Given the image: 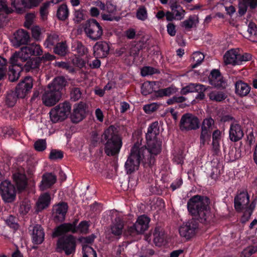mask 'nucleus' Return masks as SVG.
Here are the masks:
<instances>
[{
	"mask_svg": "<svg viewBox=\"0 0 257 257\" xmlns=\"http://www.w3.org/2000/svg\"><path fill=\"white\" fill-rule=\"evenodd\" d=\"M157 72V69L153 67L146 66L141 69V75L143 76H146L150 75H152Z\"/></svg>",
	"mask_w": 257,
	"mask_h": 257,
	"instance_id": "680f3d73",
	"label": "nucleus"
},
{
	"mask_svg": "<svg viewBox=\"0 0 257 257\" xmlns=\"http://www.w3.org/2000/svg\"><path fill=\"white\" fill-rule=\"evenodd\" d=\"M35 17V14L34 13L27 14L25 16L26 20L24 23V26L28 29L30 28L34 22Z\"/></svg>",
	"mask_w": 257,
	"mask_h": 257,
	"instance_id": "6e6d98bb",
	"label": "nucleus"
},
{
	"mask_svg": "<svg viewBox=\"0 0 257 257\" xmlns=\"http://www.w3.org/2000/svg\"><path fill=\"white\" fill-rule=\"evenodd\" d=\"M0 194L3 200L5 202L11 203L16 199L15 188L9 180H5L1 183Z\"/></svg>",
	"mask_w": 257,
	"mask_h": 257,
	"instance_id": "1a4fd4ad",
	"label": "nucleus"
},
{
	"mask_svg": "<svg viewBox=\"0 0 257 257\" xmlns=\"http://www.w3.org/2000/svg\"><path fill=\"white\" fill-rule=\"evenodd\" d=\"M56 181V177L52 173H47L43 176L42 180L40 185L41 190H46L53 185Z\"/></svg>",
	"mask_w": 257,
	"mask_h": 257,
	"instance_id": "393cba45",
	"label": "nucleus"
},
{
	"mask_svg": "<svg viewBox=\"0 0 257 257\" xmlns=\"http://www.w3.org/2000/svg\"><path fill=\"white\" fill-rule=\"evenodd\" d=\"M170 8L175 17V20H181L184 18L185 12L181 6L175 3L170 6Z\"/></svg>",
	"mask_w": 257,
	"mask_h": 257,
	"instance_id": "4c0bfd02",
	"label": "nucleus"
},
{
	"mask_svg": "<svg viewBox=\"0 0 257 257\" xmlns=\"http://www.w3.org/2000/svg\"><path fill=\"white\" fill-rule=\"evenodd\" d=\"M150 218L146 215L140 216L133 226L128 229V231L132 234L134 233L141 234L144 233L149 228Z\"/></svg>",
	"mask_w": 257,
	"mask_h": 257,
	"instance_id": "ddd939ff",
	"label": "nucleus"
},
{
	"mask_svg": "<svg viewBox=\"0 0 257 257\" xmlns=\"http://www.w3.org/2000/svg\"><path fill=\"white\" fill-rule=\"evenodd\" d=\"M198 23L197 18L196 16H190L188 19L183 22V26L186 29L192 28Z\"/></svg>",
	"mask_w": 257,
	"mask_h": 257,
	"instance_id": "603ef678",
	"label": "nucleus"
},
{
	"mask_svg": "<svg viewBox=\"0 0 257 257\" xmlns=\"http://www.w3.org/2000/svg\"><path fill=\"white\" fill-rule=\"evenodd\" d=\"M154 237V242L157 246H160L164 242V232L163 229L159 226L155 228L153 233Z\"/></svg>",
	"mask_w": 257,
	"mask_h": 257,
	"instance_id": "72a5a7b5",
	"label": "nucleus"
},
{
	"mask_svg": "<svg viewBox=\"0 0 257 257\" xmlns=\"http://www.w3.org/2000/svg\"><path fill=\"white\" fill-rule=\"evenodd\" d=\"M138 144L140 147H143L145 149V157L146 158H149L150 160L151 158L154 163V156L158 155L160 153L161 150V142L158 140V139L147 140V149L144 146H142L139 143Z\"/></svg>",
	"mask_w": 257,
	"mask_h": 257,
	"instance_id": "f8f14e48",
	"label": "nucleus"
},
{
	"mask_svg": "<svg viewBox=\"0 0 257 257\" xmlns=\"http://www.w3.org/2000/svg\"><path fill=\"white\" fill-rule=\"evenodd\" d=\"M192 58L194 62V64L192 65V67L195 68L202 62L204 59V56L201 52H195L193 54Z\"/></svg>",
	"mask_w": 257,
	"mask_h": 257,
	"instance_id": "3c124183",
	"label": "nucleus"
},
{
	"mask_svg": "<svg viewBox=\"0 0 257 257\" xmlns=\"http://www.w3.org/2000/svg\"><path fill=\"white\" fill-rule=\"evenodd\" d=\"M113 213L115 214L116 218L112 222L111 232L114 235L119 236L121 234L123 229V221L120 215L116 211H113Z\"/></svg>",
	"mask_w": 257,
	"mask_h": 257,
	"instance_id": "a211bd4d",
	"label": "nucleus"
},
{
	"mask_svg": "<svg viewBox=\"0 0 257 257\" xmlns=\"http://www.w3.org/2000/svg\"><path fill=\"white\" fill-rule=\"evenodd\" d=\"M75 248L76 239L71 235L60 238L57 243V250L59 252L64 251L67 255L74 253Z\"/></svg>",
	"mask_w": 257,
	"mask_h": 257,
	"instance_id": "0eeeda50",
	"label": "nucleus"
},
{
	"mask_svg": "<svg viewBox=\"0 0 257 257\" xmlns=\"http://www.w3.org/2000/svg\"><path fill=\"white\" fill-rule=\"evenodd\" d=\"M145 149L140 147L138 144H135L131 150L130 154L125 162V169L127 174H131L139 169L141 162L152 165L153 160L145 157Z\"/></svg>",
	"mask_w": 257,
	"mask_h": 257,
	"instance_id": "7ed1b4c3",
	"label": "nucleus"
},
{
	"mask_svg": "<svg viewBox=\"0 0 257 257\" xmlns=\"http://www.w3.org/2000/svg\"><path fill=\"white\" fill-rule=\"evenodd\" d=\"M250 87L246 83L242 81H238L235 84V92L240 96H245L250 92Z\"/></svg>",
	"mask_w": 257,
	"mask_h": 257,
	"instance_id": "c85d7f7f",
	"label": "nucleus"
},
{
	"mask_svg": "<svg viewBox=\"0 0 257 257\" xmlns=\"http://www.w3.org/2000/svg\"><path fill=\"white\" fill-rule=\"evenodd\" d=\"M31 56L29 50L27 46H25L11 56L10 63L13 65L23 67L24 63L30 60Z\"/></svg>",
	"mask_w": 257,
	"mask_h": 257,
	"instance_id": "9b49d317",
	"label": "nucleus"
},
{
	"mask_svg": "<svg viewBox=\"0 0 257 257\" xmlns=\"http://www.w3.org/2000/svg\"><path fill=\"white\" fill-rule=\"evenodd\" d=\"M42 0H27L26 5L28 9H32L37 7Z\"/></svg>",
	"mask_w": 257,
	"mask_h": 257,
	"instance_id": "338daca9",
	"label": "nucleus"
},
{
	"mask_svg": "<svg viewBox=\"0 0 257 257\" xmlns=\"http://www.w3.org/2000/svg\"><path fill=\"white\" fill-rule=\"evenodd\" d=\"M159 107V105L156 103H152L144 106L143 109L147 113H151L156 111Z\"/></svg>",
	"mask_w": 257,
	"mask_h": 257,
	"instance_id": "bf43d9fd",
	"label": "nucleus"
},
{
	"mask_svg": "<svg viewBox=\"0 0 257 257\" xmlns=\"http://www.w3.org/2000/svg\"><path fill=\"white\" fill-rule=\"evenodd\" d=\"M58 41V36L54 33L51 34L48 36L44 45L46 48H51L53 45L57 43Z\"/></svg>",
	"mask_w": 257,
	"mask_h": 257,
	"instance_id": "c03bdc74",
	"label": "nucleus"
},
{
	"mask_svg": "<svg viewBox=\"0 0 257 257\" xmlns=\"http://www.w3.org/2000/svg\"><path fill=\"white\" fill-rule=\"evenodd\" d=\"M85 114V105L83 103H80L74 106L73 113L71 115V119L73 122L77 123L82 120Z\"/></svg>",
	"mask_w": 257,
	"mask_h": 257,
	"instance_id": "412c9836",
	"label": "nucleus"
},
{
	"mask_svg": "<svg viewBox=\"0 0 257 257\" xmlns=\"http://www.w3.org/2000/svg\"><path fill=\"white\" fill-rule=\"evenodd\" d=\"M63 157L62 152L57 150H52L49 155V159L51 160L61 159Z\"/></svg>",
	"mask_w": 257,
	"mask_h": 257,
	"instance_id": "13d9d810",
	"label": "nucleus"
},
{
	"mask_svg": "<svg viewBox=\"0 0 257 257\" xmlns=\"http://www.w3.org/2000/svg\"><path fill=\"white\" fill-rule=\"evenodd\" d=\"M249 203V196L246 192H242L237 195L234 199V207L237 210L245 208Z\"/></svg>",
	"mask_w": 257,
	"mask_h": 257,
	"instance_id": "4be33fe9",
	"label": "nucleus"
},
{
	"mask_svg": "<svg viewBox=\"0 0 257 257\" xmlns=\"http://www.w3.org/2000/svg\"><path fill=\"white\" fill-rule=\"evenodd\" d=\"M13 180L19 190H23L26 187L27 179L24 173L16 172L13 175Z\"/></svg>",
	"mask_w": 257,
	"mask_h": 257,
	"instance_id": "c756f323",
	"label": "nucleus"
},
{
	"mask_svg": "<svg viewBox=\"0 0 257 257\" xmlns=\"http://www.w3.org/2000/svg\"><path fill=\"white\" fill-rule=\"evenodd\" d=\"M40 63V57L30 59L24 63L23 69H25L27 71L36 69L39 67Z\"/></svg>",
	"mask_w": 257,
	"mask_h": 257,
	"instance_id": "58836bf2",
	"label": "nucleus"
},
{
	"mask_svg": "<svg viewBox=\"0 0 257 257\" xmlns=\"http://www.w3.org/2000/svg\"><path fill=\"white\" fill-rule=\"evenodd\" d=\"M82 250L83 257H97L96 251L87 244L83 245Z\"/></svg>",
	"mask_w": 257,
	"mask_h": 257,
	"instance_id": "de8ad7c7",
	"label": "nucleus"
},
{
	"mask_svg": "<svg viewBox=\"0 0 257 257\" xmlns=\"http://www.w3.org/2000/svg\"><path fill=\"white\" fill-rule=\"evenodd\" d=\"M89 224L87 221H81L79 225L76 226V222L72 223H63L55 228L53 232V237L63 235L66 233L71 232L75 233L80 232L82 233L88 232Z\"/></svg>",
	"mask_w": 257,
	"mask_h": 257,
	"instance_id": "39448f33",
	"label": "nucleus"
},
{
	"mask_svg": "<svg viewBox=\"0 0 257 257\" xmlns=\"http://www.w3.org/2000/svg\"><path fill=\"white\" fill-rule=\"evenodd\" d=\"M156 83L155 82L147 81L144 82L142 86V93L144 95H147L156 90Z\"/></svg>",
	"mask_w": 257,
	"mask_h": 257,
	"instance_id": "a19ab883",
	"label": "nucleus"
},
{
	"mask_svg": "<svg viewBox=\"0 0 257 257\" xmlns=\"http://www.w3.org/2000/svg\"><path fill=\"white\" fill-rule=\"evenodd\" d=\"M71 107L69 102L59 103L49 112L51 120L56 123L66 119L69 115Z\"/></svg>",
	"mask_w": 257,
	"mask_h": 257,
	"instance_id": "423d86ee",
	"label": "nucleus"
},
{
	"mask_svg": "<svg viewBox=\"0 0 257 257\" xmlns=\"http://www.w3.org/2000/svg\"><path fill=\"white\" fill-rule=\"evenodd\" d=\"M197 228L196 221L192 219L182 224L180 227L179 233L181 236L189 238L195 234Z\"/></svg>",
	"mask_w": 257,
	"mask_h": 257,
	"instance_id": "f3484780",
	"label": "nucleus"
},
{
	"mask_svg": "<svg viewBox=\"0 0 257 257\" xmlns=\"http://www.w3.org/2000/svg\"><path fill=\"white\" fill-rule=\"evenodd\" d=\"M158 122L156 121L152 123L148 127L146 134V140L157 139V136L159 134Z\"/></svg>",
	"mask_w": 257,
	"mask_h": 257,
	"instance_id": "473e14b6",
	"label": "nucleus"
},
{
	"mask_svg": "<svg viewBox=\"0 0 257 257\" xmlns=\"http://www.w3.org/2000/svg\"><path fill=\"white\" fill-rule=\"evenodd\" d=\"M9 73V79L11 81L17 80L20 77V73L23 69V67L15 66L11 64Z\"/></svg>",
	"mask_w": 257,
	"mask_h": 257,
	"instance_id": "c9c22d12",
	"label": "nucleus"
},
{
	"mask_svg": "<svg viewBox=\"0 0 257 257\" xmlns=\"http://www.w3.org/2000/svg\"><path fill=\"white\" fill-rule=\"evenodd\" d=\"M67 47L65 43H58L54 48V52L59 55L64 56L66 54Z\"/></svg>",
	"mask_w": 257,
	"mask_h": 257,
	"instance_id": "8fccbe9b",
	"label": "nucleus"
},
{
	"mask_svg": "<svg viewBox=\"0 0 257 257\" xmlns=\"http://www.w3.org/2000/svg\"><path fill=\"white\" fill-rule=\"evenodd\" d=\"M238 50L231 49L227 51L223 56L224 62L226 65H238Z\"/></svg>",
	"mask_w": 257,
	"mask_h": 257,
	"instance_id": "b1692460",
	"label": "nucleus"
},
{
	"mask_svg": "<svg viewBox=\"0 0 257 257\" xmlns=\"http://www.w3.org/2000/svg\"><path fill=\"white\" fill-rule=\"evenodd\" d=\"M44 32V29L38 25L33 26L31 28L32 37L36 41H41L43 39Z\"/></svg>",
	"mask_w": 257,
	"mask_h": 257,
	"instance_id": "79ce46f5",
	"label": "nucleus"
},
{
	"mask_svg": "<svg viewBox=\"0 0 257 257\" xmlns=\"http://www.w3.org/2000/svg\"><path fill=\"white\" fill-rule=\"evenodd\" d=\"M45 233L41 225H36L33 230V242L37 244H41L44 240Z\"/></svg>",
	"mask_w": 257,
	"mask_h": 257,
	"instance_id": "cd10ccee",
	"label": "nucleus"
},
{
	"mask_svg": "<svg viewBox=\"0 0 257 257\" xmlns=\"http://www.w3.org/2000/svg\"><path fill=\"white\" fill-rule=\"evenodd\" d=\"M50 2H46L43 4L40 8V15L41 19L43 20H45L47 19L48 14V9L50 6Z\"/></svg>",
	"mask_w": 257,
	"mask_h": 257,
	"instance_id": "864d4df0",
	"label": "nucleus"
},
{
	"mask_svg": "<svg viewBox=\"0 0 257 257\" xmlns=\"http://www.w3.org/2000/svg\"><path fill=\"white\" fill-rule=\"evenodd\" d=\"M31 208V204L30 201L28 199H25L20 203L19 212L21 214L24 215L29 212Z\"/></svg>",
	"mask_w": 257,
	"mask_h": 257,
	"instance_id": "37998d69",
	"label": "nucleus"
},
{
	"mask_svg": "<svg viewBox=\"0 0 257 257\" xmlns=\"http://www.w3.org/2000/svg\"><path fill=\"white\" fill-rule=\"evenodd\" d=\"M55 218L58 221H63L65 218L68 209L66 203L62 202L54 206Z\"/></svg>",
	"mask_w": 257,
	"mask_h": 257,
	"instance_id": "5701e85b",
	"label": "nucleus"
},
{
	"mask_svg": "<svg viewBox=\"0 0 257 257\" xmlns=\"http://www.w3.org/2000/svg\"><path fill=\"white\" fill-rule=\"evenodd\" d=\"M55 66L60 68L66 69L71 72H73L74 71L73 68L71 67L68 63L65 62H56Z\"/></svg>",
	"mask_w": 257,
	"mask_h": 257,
	"instance_id": "0e129e2a",
	"label": "nucleus"
},
{
	"mask_svg": "<svg viewBox=\"0 0 257 257\" xmlns=\"http://www.w3.org/2000/svg\"><path fill=\"white\" fill-rule=\"evenodd\" d=\"M209 80L210 84L215 87L222 86L224 83L222 76L217 70H213L211 71Z\"/></svg>",
	"mask_w": 257,
	"mask_h": 257,
	"instance_id": "bb28decb",
	"label": "nucleus"
},
{
	"mask_svg": "<svg viewBox=\"0 0 257 257\" xmlns=\"http://www.w3.org/2000/svg\"><path fill=\"white\" fill-rule=\"evenodd\" d=\"M137 18L141 21H145L148 18V13L146 9L142 7L138 9L136 14Z\"/></svg>",
	"mask_w": 257,
	"mask_h": 257,
	"instance_id": "5fc2aeb1",
	"label": "nucleus"
},
{
	"mask_svg": "<svg viewBox=\"0 0 257 257\" xmlns=\"http://www.w3.org/2000/svg\"><path fill=\"white\" fill-rule=\"evenodd\" d=\"M256 251H257V246H250L243 249L241 255L242 257H249Z\"/></svg>",
	"mask_w": 257,
	"mask_h": 257,
	"instance_id": "4d7b16f0",
	"label": "nucleus"
},
{
	"mask_svg": "<svg viewBox=\"0 0 257 257\" xmlns=\"http://www.w3.org/2000/svg\"><path fill=\"white\" fill-rule=\"evenodd\" d=\"M85 32L91 39L96 40L101 37L103 31L101 27L96 20L92 19L88 26L85 28Z\"/></svg>",
	"mask_w": 257,
	"mask_h": 257,
	"instance_id": "4468645a",
	"label": "nucleus"
},
{
	"mask_svg": "<svg viewBox=\"0 0 257 257\" xmlns=\"http://www.w3.org/2000/svg\"><path fill=\"white\" fill-rule=\"evenodd\" d=\"M73 50L76 51L79 56H83L87 53V49L81 43L75 42L72 46Z\"/></svg>",
	"mask_w": 257,
	"mask_h": 257,
	"instance_id": "09e8293b",
	"label": "nucleus"
},
{
	"mask_svg": "<svg viewBox=\"0 0 257 257\" xmlns=\"http://www.w3.org/2000/svg\"><path fill=\"white\" fill-rule=\"evenodd\" d=\"M30 39V35L27 31L20 29L14 34L11 41L14 47H18L21 45L27 44Z\"/></svg>",
	"mask_w": 257,
	"mask_h": 257,
	"instance_id": "dca6fc26",
	"label": "nucleus"
},
{
	"mask_svg": "<svg viewBox=\"0 0 257 257\" xmlns=\"http://www.w3.org/2000/svg\"><path fill=\"white\" fill-rule=\"evenodd\" d=\"M35 149L38 151H43L46 148V142L45 140L40 139L34 144Z\"/></svg>",
	"mask_w": 257,
	"mask_h": 257,
	"instance_id": "052dcab7",
	"label": "nucleus"
},
{
	"mask_svg": "<svg viewBox=\"0 0 257 257\" xmlns=\"http://www.w3.org/2000/svg\"><path fill=\"white\" fill-rule=\"evenodd\" d=\"M95 6L98 7L103 12L108 14H102L101 18L104 21H118L119 18L115 16L116 11V6L110 2H107L105 4L100 1H97L95 3Z\"/></svg>",
	"mask_w": 257,
	"mask_h": 257,
	"instance_id": "6e6552de",
	"label": "nucleus"
},
{
	"mask_svg": "<svg viewBox=\"0 0 257 257\" xmlns=\"http://www.w3.org/2000/svg\"><path fill=\"white\" fill-rule=\"evenodd\" d=\"M102 138L106 141L104 151L108 156H114L117 154L122 146V142L117 135L116 128L110 126L104 132Z\"/></svg>",
	"mask_w": 257,
	"mask_h": 257,
	"instance_id": "20e7f679",
	"label": "nucleus"
},
{
	"mask_svg": "<svg viewBox=\"0 0 257 257\" xmlns=\"http://www.w3.org/2000/svg\"><path fill=\"white\" fill-rule=\"evenodd\" d=\"M247 32L250 35L255 36L257 34V28L254 23H250L248 25Z\"/></svg>",
	"mask_w": 257,
	"mask_h": 257,
	"instance_id": "774afa93",
	"label": "nucleus"
},
{
	"mask_svg": "<svg viewBox=\"0 0 257 257\" xmlns=\"http://www.w3.org/2000/svg\"><path fill=\"white\" fill-rule=\"evenodd\" d=\"M208 96L211 100L215 101H221L226 97L225 94L223 92L216 91H211Z\"/></svg>",
	"mask_w": 257,
	"mask_h": 257,
	"instance_id": "a18cd8bd",
	"label": "nucleus"
},
{
	"mask_svg": "<svg viewBox=\"0 0 257 257\" xmlns=\"http://www.w3.org/2000/svg\"><path fill=\"white\" fill-rule=\"evenodd\" d=\"M254 9L257 7V0H239L238 4V13L243 15L246 12L247 9Z\"/></svg>",
	"mask_w": 257,
	"mask_h": 257,
	"instance_id": "a878e982",
	"label": "nucleus"
},
{
	"mask_svg": "<svg viewBox=\"0 0 257 257\" xmlns=\"http://www.w3.org/2000/svg\"><path fill=\"white\" fill-rule=\"evenodd\" d=\"M109 51V45L105 42H97L93 47L94 55L97 58L105 57Z\"/></svg>",
	"mask_w": 257,
	"mask_h": 257,
	"instance_id": "6ab92c4d",
	"label": "nucleus"
},
{
	"mask_svg": "<svg viewBox=\"0 0 257 257\" xmlns=\"http://www.w3.org/2000/svg\"><path fill=\"white\" fill-rule=\"evenodd\" d=\"M31 56H38L42 55L43 53L41 46L36 43H32L27 46Z\"/></svg>",
	"mask_w": 257,
	"mask_h": 257,
	"instance_id": "49530a36",
	"label": "nucleus"
},
{
	"mask_svg": "<svg viewBox=\"0 0 257 257\" xmlns=\"http://www.w3.org/2000/svg\"><path fill=\"white\" fill-rule=\"evenodd\" d=\"M33 79L31 77H26L18 85L16 89L17 96L24 98L33 87Z\"/></svg>",
	"mask_w": 257,
	"mask_h": 257,
	"instance_id": "2eb2a0df",
	"label": "nucleus"
},
{
	"mask_svg": "<svg viewBox=\"0 0 257 257\" xmlns=\"http://www.w3.org/2000/svg\"><path fill=\"white\" fill-rule=\"evenodd\" d=\"M207 87L204 85L198 83H190L182 89L181 93L186 94L198 91H205Z\"/></svg>",
	"mask_w": 257,
	"mask_h": 257,
	"instance_id": "7c9ffc66",
	"label": "nucleus"
},
{
	"mask_svg": "<svg viewBox=\"0 0 257 257\" xmlns=\"http://www.w3.org/2000/svg\"><path fill=\"white\" fill-rule=\"evenodd\" d=\"M251 58V55L248 53H244L240 54L238 52L237 61L238 65H240L243 62L249 61Z\"/></svg>",
	"mask_w": 257,
	"mask_h": 257,
	"instance_id": "e2e57ef3",
	"label": "nucleus"
},
{
	"mask_svg": "<svg viewBox=\"0 0 257 257\" xmlns=\"http://www.w3.org/2000/svg\"><path fill=\"white\" fill-rule=\"evenodd\" d=\"M210 134L201 131L200 137V146H204L206 141L209 138Z\"/></svg>",
	"mask_w": 257,
	"mask_h": 257,
	"instance_id": "69168bd1",
	"label": "nucleus"
},
{
	"mask_svg": "<svg viewBox=\"0 0 257 257\" xmlns=\"http://www.w3.org/2000/svg\"><path fill=\"white\" fill-rule=\"evenodd\" d=\"M214 121L211 117H207L203 119L201 124V131L210 134L214 128Z\"/></svg>",
	"mask_w": 257,
	"mask_h": 257,
	"instance_id": "ea45409f",
	"label": "nucleus"
},
{
	"mask_svg": "<svg viewBox=\"0 0 257 257\" xmlns=\"http://www.w3.org/2000/svg\"><path fill=\"white\" fill-rule=\"evenodd\" d=\"M209 199L207 197L196 195L188 201V210L192 215L198 216L201 222H209L212 218L209 206Z\"/></svg>",
	"mask_w": 257,
	"mask_h": 257,
	"instance_id": "f257e3e1",
	"label": "nucleus"
},
{
	"mask_svg": "<svg viewBox=\"0 0 257 257\" xmlns=\"http://www.w3.org/2000/svg\"><path fill=\"white\" fill-rule=\"evenodd\" d=\"M66 81L63 77L55 78L48 84L42 96L43 104L47 106L55 105L61 97V90L66 85Z\"/></svg>",
	"mask_w": 257,
	"mask_h": 257,
	"instance_id": "f03ea898",
	"label": "nucleus"
},
{
	"mask_svg": "<svg viewBox=\"0 0 257 257\" xmlns=\"http://www.w3.org/2000/svg\"><path fill=\"white\" fill-rule=\"evenodd\" d=\"M199 127L198 117L191 113H185L181 117L180 128L182 131L195 130Z\"/></svg>",
	"mask_w": 257,
	"mask_h": 257,
	"instance_id": "9d476101",
	"label": "nucleus"
},
{
	"mask_svg": "<svg viewBox=\"0 0 257 257\" xmlns=\"http://www.w3.org/2000/svg\"><path fill=\"white\" fill-rule=\"evenodd\" d=\"M69 15V11L66 4H62L58 8L56 16L61 21H65L68 19Z\"/></svg>",
	"mask_w": 257,
	"mask_h": 257,
	"instance_id": "e433bc0d",
	"label": "nucleus"
},
{
	"mask_svg": "<svg viewBox=\"0 0 257 257\" xmlns=\"http://www.w3.org/2000/svg\"><path fill=\"white\" fill-rule=\"evenodd\" d=\"M51 201V197L50 195L45 193L41 195L36 203L37 210L41 211L47 207Z\"/></svg>",
	"mask_w": 257,
	"mask_h": 257,
	"instance_id": "2f4dec72",
	"label": "nucleus"
},
{
	"mask_svg": "<svg viewBox=\"0 0 257 257\" xmlns=\"http://www.w3.org/2000/svg\"><path fill=\"white\" fill-rule=\"evenodd\" d=\"M243 136V133L241 126L236 123H231L230 126L229 137L233 142L240 140Z\"/></svg>",
	"mask_w": 257,
	"mask_h": 257,
	"instance_id": "aec40b11",
	"label": "nucleus"
},
{
	"mask_svg": "<svg viewBox=\"0 0 257 257\" xmlns=\"http://www.w3.org/2000/svg\"><path fill=\"white\" fill-rule=\"evenodd\" d=\"M11 6L17 13L22 14L27 8L26 0H11Z\"/></svg>",
	"mask_w": 257,
	"mask_h": 257,
	"instance_id": "f704fd0d",
	"label": "nucleus"
}]
</instances>
